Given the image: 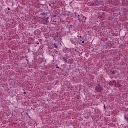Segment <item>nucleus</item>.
Here are the masks:
<instances>
[{
	"label": "nucleus",
	"mask_w": 128,
	"mask_h": 128,
	"mask_svg": "<svg viewBox=\"0 0 128 128\" xmlns=\"http://www.w3.org/2000/svg\"><path fill=\"white\" fill-rule=\"evenodd\" d=\"M62 60L63 62H65V64H66V62H68V60H66V58L64 57L62 58Z\"/></svg>",
	"instance_id": "20e7f679"
},
{
	"label": "nucleus",
	"mask_w": 128,
	"mask_h": 128,
	"mask_svg": "<svg viewBox=\"0 0 128 128\" xmlns=\"http://www.w3.org/2000/svg\"><path fill=\"white\" fill-rule=\"evenodd\" d=\"M80 38H82V36H80Z\"/></svg>",
	"instance_id": "4468645a"
},
{
	"label": "nucleus",
	"mask_w": 128,
	"mask_h": 128,
	"mask_svg": "<svg viewBox=\"0 0 128 128\" xmlns=\"http://www.w3.org/2000/svg\"><path fill=\"white\" fill-rule=\"evenodd\" d=\"M82 14H78L77 16L78 18V22H80V18H82Z\"/></svg>",
	"instance_id": "7ed1b4c3"
},
{
	"label": "nucleus",
	"mask_w": 128,
	"mask_h": 128,
	"mask_svg": "<svg viewBox=\"0 0 128 128\" xmlns=\"http://www.w3.org/2000/svg\"><path fill=\"white\" fill-rule=\"evenodd\" d=\"M70 42L71 44H73L76 42H74V40L72 38L70 40Z\"/></svg>",
	"instance_id": "39448f33"
},
{
	"label": "nucleus",
	"mask_w": 128,
	"mask_h": 128,
	"mask_svg": "<svg viewBox=\"0 0 128 128\" xmlns=\"http://www.w3.org/2000/svg\"><path fill=\"white\" fill-rule=\"evenodd\" d=\"M83 18H84V16Z\"/></svg>",
	"instance_id": "dca6fc26"
},
{
	"label": "nucleus",
	"mask_w": 128,
	"mask_h": 128,
	"mask_svg": "<svg viewBox=\"0 0 128 128\" xmlns=\"http://www.w3.org/2000/svg\"><path fill=\"white\" fill-rule=\"evenodd\" d=\"M104 88L100 86V85L99 84H97L95 88V90L96 92H102Z\"/></svg>",
	"instance_id": "f257e3e1"
},
{
	"label": "nucleus",
	"mask_w": 128,
	"mask_h": 128,
	"mask_svg": "<svg viewBox=\"0 0 128 128\" xmlns=\"http://www.w3.org/2000/svg\"><path fill=\"white\" fill-rule=\"evenodd\" d=\"M78 40H80V38H78Z\"/></svg>",
	"instance_id": "f8f14e48"
},
{
	"label": "nucleus",
	"mask_w": 128,
	"mask_h": 128,
	"mask_svg": "<svg viewBox=\"0 0 128 128\" xmlns=\"http://www.w3.org/2000/svg\"><path fill=\"white\" fill-rule=\"evenodd\" d=\"M82 44H84V40L82 42Z\"/></svg>",
	"instance_id": "9d476101"
},
{
	"label": "nucleus",
	"mask_w": 128,
	"mask_h": 128,
	"mask_svg": "<svg viewBox=\"0 0 128 128\" xmlns=\"http://www.w3.org/2000/svg\"><path fill=\"white\" fill-rule=\"evenodd\" d=\"M46 12H42L40 14V18H42V20H48V17L46 16Z\"/></svg>",
	"instance_id": "f03ea898"
},
{
	"label": "nucleus",
	"mask_w": 128,
	"mask_h": 128,
	"mask_svg": "<svg viewBox=\"0 0 128 128\" xmlns=\"http://www.w3.org/2000/svg\"><path fill=\"white\" fill-rule=\"evenodd\" d=\"M116 74L114 71L112 72V74Z\"/></svg>",
	"instance_id": "0eeeda50"
},
{
	"label": "nucleus",
	"mask_w": 128,
	"mask_h": 128,
	"mask_svg": "<svg viewBox=\"0 0 128 128\" xmlns=\"http://www.w3.org/2000/svg\"><path fill=\"white\" fill-rule=\"evenodd\" d=\"M49 6H50V4H49Z\"/></svg>",
	"instance_id": "2eb2a0df"
},
{
	"label": "nucleus",
	"mask_w": 128,
	"mask_h": 128,
	"mask_svg": "<svg viewBox=\"0 0 128 128\" xmlns=\"http://www.w3.org/2000/svg\"><path fill=\"white\" fill-rule=\"evenodd\" d=\"M54 46L56 48H58V45L56 44H54Z\"/></svg>",
	"instance_id": "423d86ee"
},
{
	"label": "nucleus",
	"mask_w": 128,
	"mask_h": 128,
	"mask_svg": "<svg viewBox=\"0 0 128 128\" xmlns=\"http://www.w3.org/2000/svg\"><path fill=\"white\" fill-rule=\"evenodd\" d=\"M8 10H10V8H8Z\"/></svg>",
	"instance_id": "1a4fd4ad"
},
{
	"label": "nucleus",
	"mask_w": 128,
	"mask_h": 128,
	"mask_svg": "<svg viewBox=\"0 0 128 128\" xmlns=\"http://www.w3.org/2000/svg\"><path fill=\"white\" fill-rule=\"evenodd\" d=\"M56 68H60V67H58V66H56Z\"/></svg>",
	"instance_id": "9b49d317"
},
{
	"label": "nucleus",
	"mask_w": 128,
	"mask_h": 128,
	"mask_svg": "<svg viewBox=\"0 0 128 128\" xmlns=\"http://www.w3.org/2000/svg\"><path fill=\"white\" fill-rule=\"evenodd\" d=\"M38 44H39V43H37Z\"/></svg>",
	"instance_id": "ddd939ff"
},
{
	"label": "nucleus",
	"mask_w": 128,
	"mask_h": 128,
	"mask_svg": "<svg viewBox=\"0 0 128 128\" xmlns=\"http://www.w3.org/2000/svg\"><path fill=\"white\" fill-rule=\"evenodd\" d=\"M26 94V92H24V94Z\"/></svg>",
	"instance_id": "6e6552de"
}]
</instances>
